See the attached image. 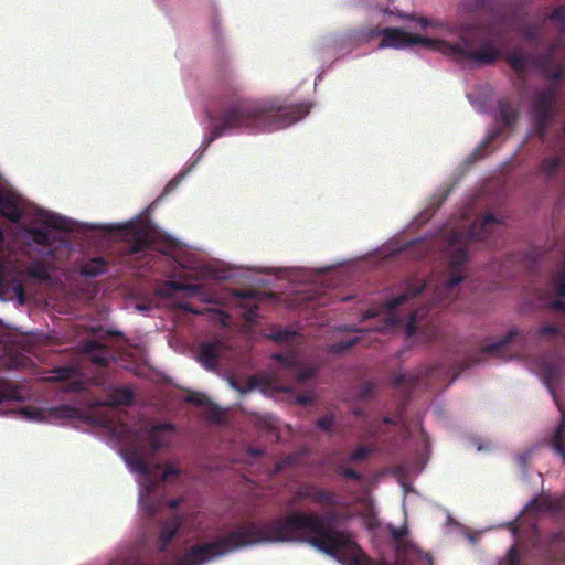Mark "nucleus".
<instances>
[{
    "mask_svg": "<svg viewBox=\"0 0 565 565\" xmlns=\"http://www.w3.org/2000/svg\"><path fill=\"white\" fill-rule=\"evenodd\" d=\"M460 218L459 222L450 221L434 242L412 239L403 245L383 247L381 254L384 256H393L417 247L418 250L412 255L415 258L424 257L433 246L437 247L445 269L426 281L419 278L406 280L381 307L364 312L360 322L374 319V327L363 329L354 324H337L332 328L333 331L364 334L402 330L406 338L418 334L423 341L434 340L438 333L437 327L424 321L427 315L426 307L412 309V300L427 290L436 303L447 306L455 301L468 277L467 264L471 244L497 233L505 221L502 213L482 212L476 201L467 204L461 211Z\"/></svg>",
    "mask_w": 565,
    "mask_h": 565,
    "instance_id": "obj_1",
    "label": "nucleus"
},
{
    "mask_svg": "<svg viewBox=\"0 0 565 565\" xmlns=\"http://www.w3.org/2000/svg\"><path fill=\"white\" fill-rule=\"evenodd\" d=\"M545 23L546 20L535 22L518 12H511L493 15L483 22L449 28L441 38L411 34L399 28H377L362 35H381L380 50H404L412 45H422L455 62L470 61L491 65L504 55L511 33H518L523 40L536 41L543 35Z\"/></svg>",
    "mask_w": 565,
    "mask_h": 565,
    "instance_id": "obj_2",
    "label": "nucleus"
},
{
    "mask_svg": "<svg viewBox=\"0 0 565 565\" xmlns=\"http://www.w3.org/2000/svg\"><path fill=\"white\" fill-rule=\"evenodd\" d=\"M310 107L308 103L294 105L286 98L275 96L264 99H235L224 104L217 113L206 108L209 132L203 136L196 157L167 183L162 194H169L181 184L216 139L230 135H256L285 129L301 120Z\"/></svg>",
    "mask_w": 565,
    "mask_h": 565,
    "instance_id": "obj_3",
    "label": "nucleus"
},
{
    "mask_svg": "<svg viewBox=\"0 0 565 565\" xmlns=\"http://www.w3.org/2000/svg\"><path fill=\"white\" fill-rule=\"evenodd\" d=\"M348 268L342 263L310 267H275L265 270L275 275L290 285V292L294 298L289 301L290 307H298L305 302L318 301L324 305L326 290L338 286L343 280Z\"/></svg>",
    "mask_w": 565,
    "mask_h": 565,
    "instance_id": "obj_4",
    "label": "nucleus"
},
{
    "mask_svg": "<svg viewBox=\"0 0 565 565\" xmlns=\"http://www.w3.org/2000/svg\"><path fill=\"white\" fill-rule=\"evenodd\" d=\"M121 458L128 470L136 476L139 486V508L148 515L159 512L162 502L152 497L160 482L177 477L180 470L173 465H167L164 469L159 463L148 465L141 458L138 450H122Z\"/></svg>",
    "mask_w": 565,
    "mask_h": 565,
    "instance_id": "obj_5",
    "label": "nucleus"
},
{
    "mask_svg": "<svg viewBox=\"0 0 565 565\" xmlns=\"http://www.w3.org/2000/svg\"><path fill=\"white\" fill-rule=\"evenodd\" d=\"M563 70L558 68L548 72L546 76L554 83L547 87L536 89L533 93L530 106V116L533 124L532 134H536L541 139L545 138L546 130L556 115L555 103L557 99V84L562 76Z\"/></svg>",
    "mask_w": 565,
    "mask_h": 565,
    "instance_id": "obj_6",
    "label": "nucleus"
},
{
    "mask_svg": "<svg viewBox=\"0 0 565 565\" xmlns=\"http://www.w3.org/2000/svg\"><path fill=\"white\" fill-rule=\"evenodd\" d=\"M565 262L553 275L545 297L546 307L556 310L565 311ZM563 335L565 338V324L559 326L552 322H544L531 331V337L536 340H555Z\"/></svg>",
    "mask_w": 565,
    "mask_h": 565,
    "instance_id": "obj_7",
    "label": "nucleus"
},
{
    "mask_svg": "<svg viewBox=\"0 0 565 565\" xmlns=\"http://www.w3.org/2000/svg\"><path fill=\"white\" fill-rule=\"evenodd\" d=\"M467 98L476 111L493 114L495 120L508 128H512L519 119L518 109L508 102L495 100L493 89L487 83L467 93Z\"/></svg>",
    "mask_w": 565,
    "mask_h": 565,
    "instance_id": "obj_8",
    "label": "nucleus"
},
{
    "mask_svg": "<svg viewBox=\"0 0 565 565\" xmlns=\"http://www.w3.org/2000/svg\"><path fill=\"white\" fill-rule=\"evenodd\" d=\"M565 53V43L562 40L552 44L544 54L535 55L523 49L516 47L505 55L508 65L518 74H525L530 71H544L552 62L557 60L558 53ZM565 65V56L562 61Z\"/></svg>",
    "mask_w": 565,
    "mask_h": 565,
    "instance_id": "obj_9",
    "label": "nucleus"
},
{
    "mask_svg": "<svg viewBox=\"0 0 565 565\" xmlns=\"http://www.w3.org/2000/svg\"><path fill=\"white\" fill-rule=\"evenodd\" d=\"M328 555L342 565H373L348 532L328 530Z\"/></svg>",
    "mask_w": 565,
    "mask_h": 565,
    "instance_id": "obj_10",
    "label": "nucleus"
},
{
    "mask_svg": "<svg viewBox=\"0 0 565 565\" xmlns=\"http://www.w3.org/2000/svg\"><path fill=\"white\" fill-rule=\"evenodd\" d=\"M529 369L540 377L548 390L556 404L555 386L562 382L565 375V359L557 354H551L529 364Z\"/></svg>",
    "mask_w": 565,
    "mask_h": 565,
    "instance_id": "obj_11",
    "label": "nucleus"
},
{
    "mask_svg": "<svg viewBox=\"0 0 565 565\" xmlns=\"http://www.w3.org/2000/svg\"><path fill=\"white\" fill-rule=\"evenodd\" d=\"M25 274L29 278L50 287L63 285L64 271L56 265L49 264L43 259H32L25 266Z\"/></svg>",
    "mask_w": 565,
    "mask_h": 565,
    "instance_id": "obj_12",
    "label": "nucleus"
},
{
    "mask_svg": "<svg viewBox=\"0 0 565 565\" xmlns=\"http://www.w3.org/2000/svg\"><path fill=\"white\" fill-rule=\"evenodd\" d=\"M418 440H419V452L416 459L408 462L406 466L401 468L399 470V483L402 486L404 495L406 497L408 493L414 492L411 486L405 481V478L411 475L419 473L428 461L429 456V440L426 431L420 427L418 431Z\"/></svg>",
    "mask_w": 565,
    "mask_h": 565,
    "instance_id": "obj_13",
    "label": "nucleus"
},
{
    "mask_svg": "<svg viewBox=\"0 0 565 565\" xmlns=\"http://www.w3.org/2000/svg\"><path fill=\"white\" fill-rule=\"evenodd\" d=\"M131 402L132 393L128 388H115L110 396L109 403L103 404L102 407L95 411L97 415L95 423L107 428L113 427L116 418V411L114 406L128 405Z\"/></svg>",
    "mask_w": 565,
    "mask_h": 565,
    "instance_id": "obj_14",
    "label": "nucleus"
},
{
    "mask_svg": "<svg viewBox=\"0 0 565 565\" xmlns=\"http://www.w3.org/2000/svg\"><path fill=\"white\" fill-rule=\"evenodd\" d=\"M18 413L23 419L32 423L46 422L49 416L61 419H72L81 416V412L76 407L66 404L51 407L47 411L23 407Z\"/></svg>",
    "mask_w": 565,
    "mask_h": 565,
    "instance_id": "obj_15",
    "label": "nucleus"
},
{
    "mask_svg": "<svg viewBox=\"0 0 565 565\" xmlns=\"http://www.w3.org/2000/svg\"><path fill=\"white\" fill-rule=\"evenodd\" d=\"M302 500H309L321 508H334L342 504V500L337 493L315 484H303L297 489L295 502Z\"/></svg>",
    "mask_w": 565,
    "mask_h": 565,
    "instance_id": "obj_16",
    "label": "nucleus"
},
{
    "mask_svg": "<svg viewBox=\"0 0 565 565\" xmlns=\"http://www.w3.org/2000/svg\"><path fill=\"white\" fill-rule=\"evenodd\" d=\"M443 370L439 366L424 365L411 373H397L394 376V386L404 392L405 390H414L423 384L424 380H436L440 376Z\"/></svg>",
    "mask_w": 565,
    "mask_h": 565,
    "instance_id": "obj_17",
    "label": "nucleus"
},
{
    "mask_svg": "<svg viewBox=\"0 0 565 565\" xmlns=\"http://www.w3.org/2000/svg\"><path fill=\"white\" fill-rule=\"evenodd\" d=\"M274 359L279 362L288 376L292 377L297 383H305L317 372V369L313 366H305L300 356L295 352L275 354Z\"/></svg>",
    "mask_w": 565,
    "mask_h": 565,
    "instance_id": "obj_18",
    "label": "nucleus"
},
{
    "mask_svg": "<svg viewBox=\"0 0 565 565\" xmlns=\"http://www.w3.org/2000/svg\"><path fill=\"white\" fill-rule=\"evenodd\" d=\"M174 434V427L171 424H157L143 428L139 433V440L149 446L152 450L167 447Z\"/></svg>",
    "mask_w": 565,
    "mask_h": 565,
    "instance_id": "obj_19",
    "label": "nucleus"
},
{
    "mask_svg": "<svg viewBox=\"0 0 565 565\" xmlns=\"http://www.w3.org/2000/svg\"><path fill=\"white\" fill-rule=\"evenodd\" d=\"M548 511L553 513H563L565 512V494L564 495H554L551 493H544L534 498L530 501L523 510L520 512L519 516L523 513L531 512H543Z\"/></svg>",
    "mask_w": 565,
    "mask_h": 565,
    "instance_id": "obj_20",
    "label": "nucleus"
},
{
    "mask_svg": "<svg viewBox=\"0 0 565 565\" xmlns=\"http://www.w3.org/2000/svg\"><path fill=\"white\" fill-rule=\"evenodd\" d=\"M222 351V342H202L195 354L196 361L206 370L213 371L217 366L218 356Z\"/></svg>",
    "mask_w": 565,
    "mask_h": 565,
    "instance_id": "obj_21",
    "label": "nucleus"
},
{
    "mask_svg": "<svg viewBox=\"0 0 565 565\" xmlns=\"http://www.w3.org/2000/svg\"><path fill=\"white\" fill-rule=\"evenodd\" d=\"M82 352L87 354L94 364L106 367L114 360L109 350L96 340H88L82 344Z\"/></svg>",
    "mask_w": 565,
    "mask_h": 565,
    "instance_id": "obj_22",
    "label": "nucleus"
},
{
    "mask_svg": "<svg viewBox=\"0 0 565 565\" xmlns=\"http://www.w3.org/2000/svg\"><path fill=\"white\" fill-rule=\"evenodd\" d=\"M267 295L258 291L245 292L239 295L238 305L242 308V316L248 322H254L257 318L259 303H262Z\"/></svg>",
    "mask_w": 565,
    "mask_h": 565,
    "instance_id": "obj_23",
    "label": "nucleus"
},
{
    "mask_svg": "<svg viewBox=\"0 0 565 565\" xmlns=\"http://www.w3.org/2000/svg\"><path fill=\"white\" fill-rule=\"evenodd\" d=\"M387 425H399L403 429L407 430V419L404 413H398L396 416H385L381 422L373 424L365 431L366 437L380 438L386 434Z\"/></svg>",
    "mask_w": 565,
    "mask_h": 565,
    "instance_id": "obj_24",
    "label": "nucleus"
},
{
    "mask_svg": "<svg viewBox=\"0 0 565 565\" xmlns=\"http://www.w3.org/2000/svg\"><path fill=\"white\" fill-rule=\"evenodd\" d=\"M183 520L178 515H174L162 524L159 533V545L161 551H163L166 546L172 541V539L181 530Z\"/></svg>",
    "mask_w": 565,
    "mask_h": 565,
    "instance_id": "obj_25",
    "label": "nucleus"
},
{
    "mask_svg": "<svg viewBox=\"0 0 565 565\" xmlns=\"http://www.w3.org/2000/svg\"><path fill=\"white\" fill-rule=\"evenodd\" d=\"M447 193H438L435 194L429 204L413 220L412 226H420L426 223L435 213V211L441 205V203L446 200Z\"/></svg>",
    "mask_w": 565,
    "mask_h": 565,
    "instance_id": "obj_26",
    "label": "nucleus"
},
{
    "mask_svg": "<svg viewBox=\"0 0 565 565\" xmlns=\"http://www.w3.org/2000/svg\"><path fill=\"white\" fill-rule=\"evenodd\" d=\"M108 271V263L103 257H93L88 259L79 269L82 276L95 278Z\"/></svg>",
    "mask_w": 565,
    "mask_h": 565,
    "instance_id": "obj_27",
    "label": "nucleus"
},
{
    "mask_svg": "<svg viewBox=\"0 0 565 565\" xmlns=\"http://www.w3.org/2000/svg\"><path fill=\"white\" fill-rule=\"evenodd\" d=\"M186 401L198 405H209L207 418L214 423H221L223 419L224 412L216 405L207 402V397L202 394H190Z\"/></svg>",
    "mask_w": 565,
    "mask_h": 565,
    "instance_id": "obj_28",
    "label": "nucleus"
},
{
    "mask_svg": "<svg viewBox=\"0 0 565 565\" xmlns=\"http://www.w3.org/2000/svg\"><path fill=\"white\" fill-rule=\"evenodd\" d=\"M519 335V330L515 327H511L507 334L500 338L497 341H493L489 344H487L483 349V353L493 354L498 353L502 348H504L508 343H510L513 339H515Z\"/></svg>",
    "mask_w": 565,
    "mask_h": 565,
    "instance_id": "obj_29",
    "label": "nucleus"
},
{
    "mask_svg": "<svg viewBox=\"0 0 565 565\" xmlns=\"http://www.w3.org/2000/svg\"><path fill=\"white\" fill-rule=\"evenodd\" d=\"M298 332L291 328H278L271 330L267 337L278 344H292L298 337Z\"/></svg>",
    "mask_w": 565,
    "mask_h": 565,
    "instance_id": "obj_30",
    "label": "nucleus"
},
{
    "mask_svg": "<svg viewBox=\"0 0 565 565\" xmlns=\"http://www.w3.org/2000/svg\"><path fill=\"white\" fill-rule=\"evenodd\" d=\"M565 423L562 419L561 424L555 428L553 439L551 441L552 449L554 454L562 458L565 463V445L563 443V431H564Z\"/></svg>",
    "mask_w": 565,
    "mask_h": 565,
    "instance_id": "obj_31",
    "label": "nucleus"
},
{
    "mask_svg": "<svg viewBox=\"0 0 565 565\" xmlns=\"http://www.w3.org/2000/svg\"><path fill=\"white\" fill-rule=\"evenodd\" d=\"M562 164L559 157H546L541 163V172L547 178L555 175Z\"/></svg>",
    "mask_w": 565,
    "mask_h": 565,
    "instance_id": "obj_32",
    "label": "nucleus"
},
{
    "mask_svg": "<svg viewBox=\"0 0 565 565\" xmlns=\"http://www.w3.org/2000/svg\"><path fill=\"white\" fill-rule=\"evenodd\" d=\"M363 340V337H354L345 341L329 345L328 351L333 354H341Z\"/></svg>",
    "mask_w": 565,
    "mask_h": 565,
    "instance_id": "obj_33",
    "label": "nucleus"
},
{
    "mask_svg": "<svg viewBox=\"0 0 565 565\" xmlns=\"http://www.w3.org/2000/svg\"><path fill=\"white\" fill-rule=\"evenodd\" d=\"M501 134V130L499 128H492L487 132V136L481 141L478 148L475 149L472 152L473 159H480L482 157V149L486 148L492 140H494L499 135Z\"/></svg>",
    "mask_w": 565,
    "mask_h": 565,
    "instance_id": "obj_34",
    "label": "nucleus"
},
{
    "mask_svg": "<svg viewBox=\"0 0 565 565\" xmlns=\"http://www.w3.org/2000/svg\"><path fill=\"white\" fill-rule=\"evenodd\" d=\"M227 381H228L230 386L233 390L237 391L239 394L249 393L258 386V380L256 377H250L248 383L245 386L237 385V383L232 377H228Z\"/></svg>",
    "mask_w": 565,
    "mask_h": 565,
    "instance_id": "obj_35",
    "label": "nucleus"
},
{
    "mask_svg": "<svg viewBox=\"0 0 565 565\" xmlns=\"http://www.w3.org/2000/svg\"><path fill=\"white\" fill-rule=\"evenodd\" d=\"M548 19L557 24L561 32H565V4L557 7Z\"/></svg>",
    "mask_w": 565,
    "mask_h": 565,
    "instance_id": "obj_36",
    "label": "nucleus"
},
{
    "mask_svg": "<svg viewBox=\"0 0 565 565\" xmlns=\"http://www.w3.org/2000/svg\"><path fill=\"white\" fill-rule=\"evenodd\" d=\"M373 448L367 446H359L348 458L350 462H356L365 459L371 452Z\"/></svg>",
    "mask_w": 565,
    "mask_h": 565,
    "instance_id": "obj_37",
    "label": "nucleus"
},
{
    "mask_svg": "<svg viewBox=\"0 0 565 565\" xmlns=\"http://www.w3.org/2000/svg\"><path fill=\"white\" fill-rule=\"evenodd\" d=\"M75 373V367H60L53 370V379L58 381H66L73 379Z\"/></svg>",
    "mask_w": 565,
    "mask_h": 565,
    "instance_id": "obj_38",
    "label": "nucleus"
},
{
    "mask_svg": "<svg viewBox=\"0 0 565 565\" xmlns=\"http://www.w3.org/2000/svg\"><path fill=\"white\" fill-rule=\"evenodd\" d=\"M519 555L515 545L511 546L507 553V556L499 562L498 565H519Z\"/></svg>",
    "mask_w": 565,
    "mask_h": 565,
    "instance_id": "obj_39",
    "label": "nucleus"
},
{
    "mask_svg": "<svg viewBox=\"0 0 565 565\" xmlns=\"http://www.w3.org/2000/svg\"><path fill=\"white\" fill-rule=\"evenodd\" d=\"M334 420V415L328 414L318 418L316 425L319 429L328 431L332 428Z\"/></svg>",
    "mask_w": 565,
    "mask_h": 565,
    "instance_id": "obj_40",
    "label": "nucleus"
},
{
    "mask_svg": "<svg viewBox=\"0 0 565 565\" xmlns=\"http://www.w3.org/2000/svg\"><path fill=\"white\" fill-rule=\"evenodd\" d=\"M341 38L339 35H328L321 39L319 45L322 49H332L340 44Z\"/></svg>",
    "mask_w": 565,
    "mask_h": 565,
    "instance_id": "obj_41",
    "label": "nucleus"
},
{
    "mask_svg": "<svg viewBox=\"0 0 565 565\" xmlns=\"http://www.w3.org/2000/svg\"><path fill=\"white\" fill-rule=\"evenodd\" d=\"M375 385L371 382H365L361 385L360 387V391H359V397L361 399H365V398H369L370 396H372V394L374 393L375 391Z\"/></svg>",
    "mask_w": 565,
    "mask_h": 565,
    "instance_id": "obj_42",
    "label": "nucleus"
},
{
    "mask_svg": "<svg viewBox=\"0 0 565 565\" xmlns=\"http://www.w3.org/2000/svg\"><path fill=\"white\" fill-rule=\"evenodd\" d=\"M388 529H390L391 535L397 541L404 539L408 533V529L405 524L399 527H396V526H393L390 524Z\"/></svg>",
    "mask_w": 565,
    "mask_h": 565,
    "instance_id": "obj_43",
    "label": "nucleus"
},
{
    "mask_svg": "<svg viewBox=\"0 0 565 565\" xmlns=\"http://www.w3.org/2000/svg\"><path fill=\"white\" fill-rule=\"evenodd\" d=\"M532 452L533 450L532 449H527L525 451H523L522 454H520L518 456V463L520 465V467L524 470L527 461L530 460L531 456H532Z\"/></svg>",
    "mask_w": 565,
    "mask_h": 565,
    "instance_id": "obj_44",
    "label": "nucleus"
},
{
    "mask_svg": "<svg viewBox=\"0 0 565 565\" xmlns=\"http://www.w3.org/2000/svg\"><path fill=\"white\" fill-rule=\"evenodd\" d=\"M339 472L344 477L349 479H355L359 480L361 478V475L356 472L355 470L351 468H340Z\"/></svg>",
    "mask_w": 565,
    "mask_h": 565,
    "instance_id": "obj_45",
    "label": "nucleus"
},
{
    "mask_svg": "<svg viewBox=\"0 0 565 565\" xmlns=\"http://www.w3.org/2000/svg\"><path fill=\"white\" fill-rule=\"evenodd\" d=\"M136 310L141 312L145 316H149L150 311L152 310L153 306L152 302H145V303H137L135 306Z\"/></svg>",
    "mask_w": 565,
    "mask_h": 565,
    "instance_id": "obj_46",
    "label": "nucleus"
},
{
    "mask_svg": "<svg viewBox=\"0 0 565 565\" xmlns=\"http://www.w3.org/2000/svg\"><path fill=\"white\" fill-rule=\"evenodd\" d=\"M312 401H313L312 396H310L308 394L296 396V402L301 405H309L312 403Z\"/></svg>",
    "mask_w": 565,
    "mask_h": 565,
    "instance_id": "obj_47",
    "label": "nucleus"
},
{
    "mask_svg": "<svg viewBox=\"0 0 565 565\" xmlns=\"http://www.w3.org/2000/svg\"><path fill=\"white\" fill-rule=\"evenodd\" d=\"M294 461H295V460H294L292 458H288V459H286V460H284V461L278 462V463H277V467H276V469H275V472H277V471L281 470V469H282L285 466H287V465H291Z\"/></svg>",
    "mask_w": 565,
    "mask_h": 565,
    "instance_id": "obj_48",
    "label": "nucleus"
},
{
    "mask_svg": "<svg viewBox=\"0 0 565 565\" xmlns=\"http://www.w3.org/2000/svg\"><path fill=\"white\" fill-rule=\"evenodd\" d=\"M482 532H483V531H480V532H478V533H476V534L466 533L465 535H466V537L469 540V542H470L471 544H476V543H477V540H478V535H479L480 533H482Z\"/></svg>",
    "mask_w": 565,
    "mask_h": 565,
    "instance_id": "obj_49",
    "label": "nucleus"
},
{
    "mask_svg": "<svg viewBox=\"0 0 565 565\" xmlns=\"http://www.w3.org/2000/svg\"><path fill=\"white\" fill-rule=\"evenodd\" d=\"M247 452L249 455H252V456L258 457V456H260L263 454V450L259 449V448H252L250 447V448L247 449Z\"/></svg>",
    "mask_w": 565,
    "mask_h": 565,
    "instance_id": "obj_50",
    "label": "nucleus"
},
{
    "mask_svg": "<svg viewBox=\"0 0 565 565\" xmlns=\"http://www.w3.org/2000/svg\"><path fill=\"white\" fill-rule=\"evenodd\" d=\"M273 386H274L276 390L285 391V392H287V391H289V390H290V387H289V386H287V385H281V384H277V383H274V384H273Z\"/></svg>",
    "mask_w": 565,
    "mask_h": 565,
    "instance_id": "obj_51",
    "label": "nucleus"
},
{
    "mask_svg": "<svg viewBox=\"0 0 565 565\" xmlns=\"http://www.w3.org/2000/svg\"><path fill=\"white\" fill-rule=\"evenodd\" d=\"M418 24L422 26V28H427L430 23L429 21L426 19V18H420L418 20Z\"/></svg>",
    "mask_w": 565,
    "mask_h": 565,
    "instance_id": "obj_52",
    "label": "nucleus"
},
{
    "mask_svg": "<svg viewBox=\"0 0 565 565\" xmlns=\"http://www.w3.org/2000/svg\"><path fill=\"white\" fill-rule=\"evenodd\" d=\"M83 388H84V385H83V383H82V382H79V383H75V384H73V385H72V387H71V390H72V391H81V390H83Z\"/></svg>",
    "mask_w": 565,
    "mask_h": 565,
    "instance_id": "obj_53",
    "label": "nucleus"
},
{
    "mask_svg": "<svg viewBox=\"0 0 565 565\" xmlns=\"http://www.w3.org/2000/svg\"><path fill=\"white\" fill-rule=\"evenodd\" d=\"M181 500H172L169 502L170 508L174 509L178 507Z\"/></svg>",
    "mask_w": 565,
    "mask_h": 565,
    "instance_id": "obj_54",
    "label": "nucleus"
},
{
    "mask_svg": "<svg viewBox=\"0 0 565 565\" xmlns=\"http://www.w3.org/2000/svg\"><path fill=\"white\" fill-rule=\"evenodd\" d=\"M353 413H354V415H355V416H361V415H362V412H361V409H359V408H355V409L353 411Z\"/></svg>",
    "mask_w": 565,
    "mask_h": 565,
    "instance_id": "obj_55",
    "label": "nucleus"
},
{
    "mask_svg": "<svg viewBox=\"0 0 565 565\" xmlns=\"http://www.w3.org/2000/svg\"><path fill=\"white\" fill-rule=\"evenodd\" d=\"M434 411H435V413H437V414H440V413H441V409H440V407H439V406H434Z\"/></svg>",
    "mask_w": 565,
    "mask_h": 565,
    "instance_id": "obj_56",
    "label": "nucleus"
},
{
    "mask_svg": "<svg viewBox=\"0 0 565 565\" xmlns=\"http://www.w3.org/2000/svg\"><path fill=\"white\" fill-rule=\"evenodd\" d=\"M511 531H512V533L515 535V533H516V527H515L513 524H511Z\"/></svg>",
    "mask_w": 565,
    "mask_h": 565,
    "instance_id": "obj_57",
    "label": "nucleus"
},
{
    "mask_svg": "<svg viewBox=\"0 0 565 565\" xmlns=\"http://www.w3.org/2000/svg\"><path fill=\"white\" fill-rule=\"evenodd\" d=\"M217 313L222 317V322H224V320H225L224 313H222V312H217Z\"/></svg>",
    "mask_w": 565,
    "mask_h": 565,
    "instance_id": "obj_58",
    "label": "nucleus"
},
{
    "mask_svg": "<svg viewBox=\"0 0 565 565\" xmlns=\"http://www.w3.org/2000/svg\"><path fill=\"white\" fill-rule=\"evenodd\" d=\"M383 13H384V14H392V11H388L387 9H385V10L383 11Z\"/></svg>",
    "mask_w": 565,
    "mask_h": 565,
    "instance_id": "obj_59",
    "label": "nucleus"
},
{
    "mask_svg": "<svg viewBox=\"0 0 565 565\" xmlns=\"http://www.w3.org/2000/svg\"><path fill=\"white\" fill-rule=\"evenodd\" d=\"M205 311H206V312H215V311H214V310H212V309H206Z\"/></svg>",
    "mask_w": 565,
    "mask_h": 565,
    "instance_id": "obj_60",
    "label": "nucleus"
},
{
    "mask_svg": "<svg viewBox=\"0 0 565 565\" xmlns=\"http://www.w3.org/2000/svg\"><path fill=\"white\" fill-rule=\"evenodd\" d=\"M564 135H565V127H564Z\"/></svg>",
    "mask_w": 565,
    "mask_h": 565,
    "instance_id": "obj_61",
    "label": "nucleus"
}]
</instances>
